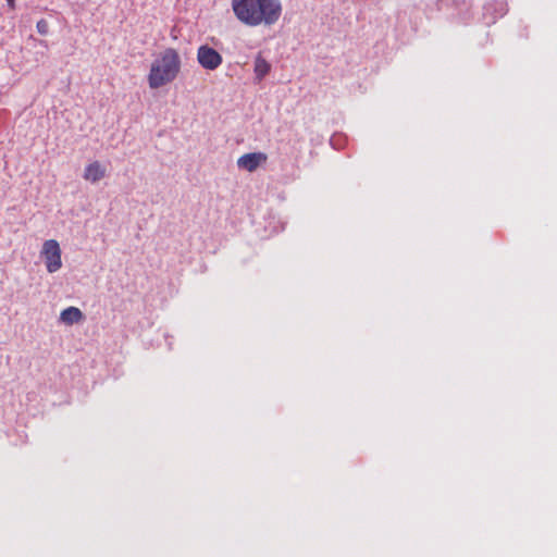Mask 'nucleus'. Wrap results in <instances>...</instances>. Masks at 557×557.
<instances>
[{
  "mask_svg": "<svg viewBox=\"0 0 557 557\" xmlns=\"http://www.w3.org/2000/svg\"><path fill=\"white\" fill-rule=\"evenodd\" d=\"M235 17L249 27L272 26L283 13L281 0H231Z\"/></svg>",
  "mask_w": 557,
  "mask_h": 557,
  "instance_id": "obj_1",
  "label": "nucleus"
},
{
  "mask_svg": "<svg viewBox=\"0 0 557 557\" xmlns=\"http://www.w3.org/2000/svg\"><path fill=\"white\" fill-rule=\"evenodd\" d=\"M181 58L174 48L164 49L152 62L147 76L151 89L161 88L176 79L181 71Z\"/></svg>",
  "mask_w": 557,
  "mask_h": 557,
  "instance_id": "obj_2",
  "label": "nucleus"
},
{
  "mask_svg": "<svg viewBox=\"0 0 557 557\" xmlns=\"http://www.w3.org/2000/svg\"><path fill=\"white\" fill-rule=\"evenodd\" d=\"M40 253L49 273H54L62 268L61 248L55 239H47L42 244Z\"/></svg>",
  "mask_w": 557,
  "mask_h": 557,
  "instance_id": "obj_3",
  "label": "nucleus"
},
{
  "mask_svg": "<svg viewBox=\"0 0 557 557\" xmlns=\"http://www.w3.org/2000/svg\"><path fill=\"white\" fill-rule=\"evenodd\" d=\"M222 55L207 45L200 46L197 50V61L206 70H216L222 64Z\"/></svg>",
  "mask_w": 557,
  "mask_h": 557,
  "instance_id": "obj_4",
  "label": "nucleus"
},
{
  "mask_svg": "<svg viewBox=\"0 0 557 557\" xmlns=\"http://www.w3.org/2000/svg\"><path fill=\"white\" fill-rule=\"evenodd\" d=\"M267 160L268 156L264 152H250L239 157L237 160V165L239 169L253 172L260 165L264 164Z\"/></svg>",
  "mask_w": 557,
  "mask_h": 557,
  "instance_id": "obj_5",
  "label": "nucleus"
},
{
  "mask_svg": "<svg viewBox=\"0 0 557 557\" xmlns=\"http://www.w3.org/2000/svg\"><path fill=\"white\" fill-rule=\"evenodd\" d=\"M106 176V169L98 161L89 163L84 171V178L96 183Z\"/></svg>",
  "mask_w": 557,
  "mask_h": 557,
  "instance_id": "obj_6",
  "label": "nucleus"
},
{
  "mask_svg": "<svg viewBox=\"0 0 557 557\" xmlns=\"http://www.w3.org/2000/svg\"><path fill=\"white\" fill-rule=\"evenodd\" d=\"M84 320V314L77 307H67L60 313V321L66 325H73Z\"/></svg>",
  "mask_w": 557,
  "mask_h": 557,
  "instance_id": "obj_7",
  "label": "nucleus"
},
{
  "mask_svg": "<svg viewBox=\"0 0 557 557\" xmlns=\"http://www.w3.org/2000/svg\"><path fill=\"white\" fill-rule=\"evenodd\" d=\"M270 64L265 59L258 55L255 61V74L258 79H262L270 72Z\"/></svg>",
  "mask_w": 557,
  "mask_h": 557,
  "instance_id": "obj_8",
  "label": "nucleus"
},
{
  "mask_svg": "<svg viewBox=\"0 0 557 557\" xmlns=\"http://www.w3.org/2000/svg\"><path fill=\"white\" fill-rule=\"evenodd\" d=\"M37 32L40 34V35H47L48 32H49V24L46 20L41 18L37 22Z\"/></svg>",
  "mask_w": 557,
  "mask_h": 557,
  "instance_id": "obj_9",
  "label": "nucleus"
},
{
  "mask_svg": "<svg viewBox=\"0 0 557 557\" xmlns=\"http://www.w3.org/2000/svg\"><path fill=\"white\" fill-rule=\"evenodd\" d=\"M7 2H8V5H9L10 8H12V9H13V8L15 7V1H14V0H7Z\"/></svg>",
  "mask_w": 557,
  "mask_h": 557,
  "instance_id": "obj_10",
  "label": "nucleus"
}]
</instances>
